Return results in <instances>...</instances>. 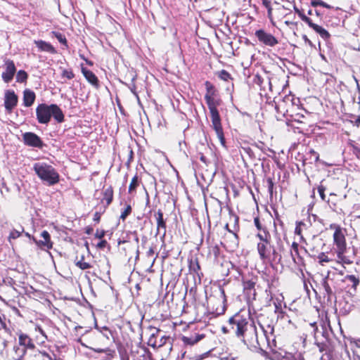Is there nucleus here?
I'll list each match as a JSON object with an SVG mask.
<instances>
[{
	"instance_id": "1",
	"label": "nucleus",
	"mask_w": 360,
	"mask_h": 360,
	"mask_svg": "<svg viewBox=\"0 0 360 360\" xmlns=\"http://www.w3.org/2000/svg\"><path fill=\"white\" fill-rule=\"evenodd\" d=\"M260 328L262 334L259 336L256 326L251 321L246 326L238 338L250 349H262L266 345L272 352H275L276 342L274 335V327L271 325H267L266 327L260 325Z\"/></svg>"
},
{
	"instance_id": "2",
	"label": "nucleus",
	"mask_w": 360,
	"mask_h": 360,
	"mask_svg": "<svg viewBox=\"0 0 360 360\" xmlns=\"http://www.w3.org/2000/svg\"><path fill=\"white\" fill-rule=\"evenodd\" d=\"M205 85L207 93L205 95V100L210 112L211 127L216 132L221 145L226 148V140L221 123V118L217 110V106L220 104V102L219 100L215 99L214 97V89L213 86L209 82H206Z\"/></svg>"
},
{
	"instance_id": "3",
	"label": "nucleus",
	"mask_w": 360,
	"mask_h": 360,
	"mask_svg": "<svg viewBox=\"0 0 360 360\" xmlns=\"http://www.w3.org/2000/svg\"><path fill=\"white\" fill-rule=\"evenodd\" d=\"M36 115L40 124H48L52 116L59 123L64 121V114L56 104H39L36 108Z\"/></svg>"
},
{
	"instance_id": "4",
	"label": "nucleus",
	"mask_w": 360,
	"mask_h": 360,
	"mask_svg": "<svg viewBox=\"0 0 360 360\" xmlns=\"http://www.w3.org/2000/svg\"><path fill=\"white\" fill-rule=\"evenodd\" d=\"M33 169L38 177L49 186L55 185L59 181V174L54 167L46 162H36Z\"/></svg>"
},
{
	"instance_id": "5",
	"label": "nucleus",
	"mask_w": 360,
	"mask_h": 360,
	"mask_svg": "<svg viewBox=\"0 0 360 360\" xmlns=\"http://www.w3.org/2000/svg\"><path fill=\"white\" fill-rule=\"evenodd\" d=\"M207 306L212 313L219 316L225 312L226 296L224 289L219 288L213 294L207 296Z\"/></svg>"
},
{
	"instance_id": "6",
	"label": "nucleus",
	"mask_w": 360,
	"mask_h": 360,
	"mask_svg": "<svg viewBox=\"0 0 360 360\" xmlns=\"http://www.w3.org/2000/svg\"><path fill=\"white\" fill-rule=\"evenodd\" d=\"M250 315L245 311H240L229 319L231 330L238 338L244 331L248 324L250 323Z\"/></svg>"
},
{
	"instance_id": "7",
	"label": "nucleus",
	"mask_w": 360,
	"mask_h": 360,
	"mask_svg": "<svg viewBox=\"0 0 360 360\" xmlns=\"http://www.w3.org/2000/svg\"><path fill=\"white\" fill-rule=\"evenodd\" d=\"M257 249L259 258L263 263L271 261V254L273 255V260L276 261L277 259L278 260L281 259V255H278L274 246L271 244V241H268L266 243H258Z\"/></svg>"
},
{
	"instance_id": "8",
	"label": "nucleus",
	"mask_w": 360,
	"mask_h": 360,
	"mask_svg": "<svg viewBox=\"0 0 360 360\" xmlns=\"http://www.w3.org/2000/svg\"><path fill=\"white\" fill-rule=\"evenodd\" d=\"M330 229H334L333 242L335 245V251L336 254L341 255L342 252H346L347 244L345 234L340 226L337 224H331Z\"/></svg>"
},
{
	"instance_id": "9",
	"label": "nucleus",
	"mask_w": 360,
	"mask_h": 360,
	"mask_svg": "<svg viewBox=\"0 0 360 360\" xmlns=\"http://www.w3.org/2000/svg\"><path fill=\"white\" fill-rule=\"evenodd\" d=\"M255 36L261 43L266 46L273 47L278 44V41L274 36L265 32L264 30H257L255 32Z\"/></svg>"
},
{
	"instance_id": "10",
	"label": "nucleus",
	"mask_w": 360,
	"mask_h": 360,
	"mask_svg": "<svg viewBox=\"0 0 360 360\" xmlns=\"http://www.w3.org/2000/svg\"><path fill=\"white\" fill-rule=\"evenodd\" d=\"M22 139L25 144L28 146L41 148L44 146L40 137L33 132L23 134Z\"/></svg>"
},
{
	"instance_id": "11",
	"label": "nucleus",
	"mask_w": 360,
	"mask_h": 360,
	"mask_svg": "<svg viewBox=\"0 0 360 360\" xmlns=\"http://www.w3.org/2000/svg\"><path fill=\"white\" fill-rule=\"evenodd\" d=\"M5 71L3 72L1 77L4 82L9 83L13 78L16 72L14 62L10 59L4 60Z\"/></svg>"
},
{
	"instance_id": "12",
	"label": "nucleus",
	"mask_w": 360,
	"mask_h": 360,
	"mask_svg": "<svg viewBox=\"0 0 360 360\" xmlns=\"http://www.w3.org/2000/svg\"><path fill=\"white\" fill-rule=\"evenodd\" d=\"M18 98L12 90H7L5 92L4 106L6 110L11 112L18 104Z\"/></svg>"
},
{
	"instance_id": "13",
	"label": "nucleus",
	"mask_w": 360,
	"mask_h": 360,
	"mask_svg": "<svg viewBox=\"0 0 360 360\" xmlns=\"http://www.w3.org/2000/svg\"><path fill=\"white\" fill-rule=\"evenodd\" d=\"M41 236L43 238V240H37L34 238L32 240L34 243L42 250H49L53 247V243L51 240V236L49 233L44 230L41 232Z\"/></svg>"
},
{
	"instance_id": "14",
	"label": "nucleus",
	"mask_w": 360,
	"mask_h": 360,
	"mask_svg": "<svg viewBox=\"0 0 360 360\" xmlns=\"http://www.w3.org/2000/svg\"><path fill=\"white\" fill-rule=\"evenodd\" d=\"M342 282L346 285L349 291L356 292L357 286L360 283V278L359 276L347 275L342 279Z\"/></svg>"
},
{
	"instance_id": "15",
	"label": "nucleus",
	"mask_w": 360,
	"mask_h": 360,
	"mask_svg": "<svg viewBox=\"0 0 360 360\" xmlns=\"http://www.w3.org/2000/svg\"><path fill=\"white\" fill-rule=\"evenodd\" d=\"M18 345L23 347L26 352L27 349L33 350L35 348V345L30 336L22 333L18 335Z\"/></svg>"
},
{
	"instance_id": "16",
	"label": "nucleus",
	"mask_w": 360,
	"mask_h": 360,
	"mask_svg": "<svg viewBox=\"0 0 360 360\" xmlns=\"http://www.w3.org/2000/svg\"><path fill=\"white\" fill-rule=\"evenodd\" d=\"M25 354L26 351L23 347L15 345L9 355L13 360H24Z\"/></svg>"
},
{
	"instance_id": "17",
	"label": "nucleus",
	"mask_w": 360,
	"mask_h": 360,
	"mask_svg": "<svg viewBox=\"0 0 360 360\" xmlns=\"http://www.w3.org/2000/svg\"><path fill=\"white\" fill-rule=\"evenodd\" d=\"M34 44L41 51H45L53 54L56 53L55 48L49 42L43 40H35Z\"/></svg>"
},
{
	"instance_id": "18",
	"label": "nucleus",
	"mask_w": 360,
	"mask_h": 360,
	"mask_svg": "<svg viewBox=\"0 0 360 360\" xmlns=\"http://www.w3.org/2000/svg\"><path fill=\"white\" fill-rule=\"evenodd\" d=\"M157 221V235L160 233L161 229H163V236L166 233V222L163 218V213L160 210H158L156 214Z\"/></svg>"
},
{
	"instance_id": "19",
	"label": "nucleus",
	"mask_w": 360,
	"mask_h": 360,
	"mask_svg": "<svg viewBox=\"0 0 360 360\" xmlns=\"http://www.w3.org/2000/svg\"><path fill=\"white\" fill-rule=\"evenodd\" d=\"M307 24L309 25V27L312 28L316 32L319 33L323 39H326L330 37V34L328 33V32L323 27L314 23L311 18L309 20Z\"/></svg>"
},
{
	"instance_id": "20",
	"label": "nucleus",
	"mask_w": 360,
	"mask_h": 360,
	"mask_svg": "<svg viewBox=\"0 0 360 360\" xmlns=\"http://www.w3.org/2000/svg\"><path fill=\"white\" fill-rule=\"evenodd\" d=\"M35 94L30 89H25L23 92V104L26 107L31 106L35 101Z\"/></svg>"
},
{
	"instance_id": "21",
	"label": "nucleus",
	"mask_w": 360,
	"mask_h": 360,
	"mask_svg": "<svg viewBox=\"0 0 360 360\" xmlns=\"http://www.w3.org/2000/svg\"><path fill=\"white\" fill-rule=\"evenodd\" d=\"M82 72L83 75L84 76V77L86 78V79L89 83H91L92 85L98 86V78L92 71H91L85 68H82Z\"/></svg>"
},
{
	"instance_id": "22",
	"label": "nucleus",
	"mask_w": 360,
	"mask_h": 360,
	"mask_svg": "<svg viewBox=\"0 0 360 360\" xmlns=\"http://www.w3.org/2000/svg\"><path fill=\"white\" fill-rule=\"evenodd\" d=\"M330 280L329 274L323 280L322 286L325 290L326 296H327L328 300H330L333 297H335V292H333L332 288L330 287L328 281Z\"/></svg>"
},
{
	"instance_id": "23",
	"label": "nucleus",
	"mask_w": 360,
	"mask_h": 360,
	"mask_svg": "<svg viewBox=\"0 0 360 360\" xmlns=\"http://www.w3.org/2000/svg\"><path fill=\"white\" fill-rule=\"evenodd\" d=\"M34 331L39 333V335H37L36 338L41 343H44L46 340H48V337L45 331V329L40 324L36 323L34 325Z\"/></svg>"
},
{
	"instance_id": "24",
	"label": "nucleus",
	"mask_w": 360,
	"mask_h": 360,
	"mask_svg": "<svg viewBox=\"0 0 360 360\" xmlns=\"http://www.w3.org/2000/svg\"><path fill=\"white\" fill-rule=\"evenodd\" d=\"M205 338L204 334H195L188 338H184V342L189 345H194Z\"/></svg>"
},
{
	"instance_id": "25",
	"label": "nucleus",
	"mask_w": 360,
	"mask_h": 360,
	"mask_svg": "<svg viewBox=\"0 0 360 360\" xmlns=\"http://www.w3.org/2000/svg\"><path fill=\"white\" fill-rule=\"evenodd\" d=\"M255 283L252 281H246L243 282V288L247 294L250 295L253 291V295H255Z\"/></svg>"
},
{
	"instance_id": "26",
	"label": "nucleus",
	"mask_w": 360,
	"mask_h": 360,
	"mask_svg": "<svg viewBox=\"0 0 360 360\" xmlns=\"http://www.w3.org/2000/svg\"><path fill=\"white\" fill-rule=\"evenodd\" d=\"M84 256L82 255L79 259L75 260V265L82 270H85L91 268V265L84 261Z\"/></svg>"
},
{
	"instance_id": "27",
	"label": "nucleus",
	"mask_w": 360,
	"mask_h": 360,
	"mask_svg": "<svg viewBox=\"0 0 360 360\" xmlns=\"http://www.w3.org/2000/svg\"><path fill=\"white\" fill-rule=\"evenodd\" d=\"M257 238L259 239V243H266L268 241H271V235L269 232L263 230L262 232H259L257 234Z\"/></svg>"
},
{
	"instance_id": "28",
	"label": "nucleus",
	"mask_w": 360,
	"mask_h": 360,
	"mask_svg": "<svg viewBox=\"0 0 360 360\" xmlns=\"http://www.w3.org/2000/svg\"><path fill=\"white\" fill-rule=\"evenodd\" d=\"M307 224L303 221H299L296 224V227L295 229V233L299 236H300L301 240L303 239V236L302 235V231L304 229H307Z\"/></svg>"
},
{
	"instance_id": "29",
	"label": "nucleus",
	"mask_w": 360,
	"mask_h": 360,
	"mask_svg": "<svg viewBox=\"0 0 360 360\" xmlns=\"http://www.w3.org/2000/svg\"><path fill=\"white\" fill-rule=\"evenodd\" d=\"M24 231V229L20 227V230L13 229L8 236V240L9 243H11L12 240H15L21 236V233Z\"/></svg>"
},
{
	"instance_id": "30",
	"label": "nucleus",
	"mask_w": 360,
	"mask_h": 360,
	"mask_svg": "<svg viewBox=\"0 0 360 360\" xmlns=\"http://www.w3.org/2000/svg\"><path fill=\"white\" fill-rule=\"evenodd\" d=\"M27 77L28 75L25 70H19L16 75V82L19 83L26 82Z\"/></svg>"
},
{
	"instance_id": "31",
	"label": "nucleus",
	"mask_w": 360,
	"mask_h": 360,
	"mask_svg": "<svg viewBox=\"0 0 360 360\" xmlns=\"http://www.w3.org/2000/svg\"><path fill=\"white\" fill-rule=\"evenodd\" d=\"M138 186H139V177L137 175H135L132 178L131 183L129 184V192L133 193L136 190V188H137Z\"/></svg>"
},
{
	"instance_id": "32",
	"label": "nucleus",
	"mask_w": 360,
	"mask_h": 360,
	"mask_svg": "<svg viewBox=\"0 0 360 360\" xmlns=\"http://www.w3.org/2000/svg\"><path fill=\"white\" fill-rule=\"evenodd\" d=\"M317 258L319 259V263L321 265H324V263H328L332 260L325 252L319 253Z\"/></svg>"
},
{
	"instance_id": "33",
	"label": "nucleus",
	"mask_w": 360,
	"mask_h": 360,
	"mask_svg": "<svg viewBox=\"0 0 360 360\" xmlns=\"http://www.w3.org/2000/svg\"><path fill=\"white\" fill-rule=\"evenodd\" d=\"M131 207L130 205H126L123 211H122L120 219L124 221L126 218L131 214Z\"/></svg>"
},
{
	"instance_id": "34",
	"label": "nucleus",
	"mask_w": 360,
	"mask_h": 360,
	"mask_svg": "<svg viewBox=\"0 0 360 360\" xmlns=\"http://www.w3.org/2000/svg\"><path fill=\"white\" fill-rule=\"evenodd\" d=\"M46 355V352H45L36 351L30 360H44Z\"/></svg>"
},
{
	"instance_id": "35",
	"label": "nucleus",
	"mask_w": 360,
	"mask_h": 360,
	"mask_svg": "<svg viewBox=\"0 0 360 360\" xmlns=\"http://www.w3.org/2000/svg\"><path fill=\"white\" fill-rule=\"evenodd\" d=\"M60 69L62 70L61 75L63 77H65L68 79H72L74 78L75 75H74L73 72L72 71V70L64 69L62 68H60Z\"/></svg>"
},
{
	"instance_id": "36",
	"label": "nucleus",
	"mask_w": 360,
	"mask_h": 360,
	"mask_svg": "<svg viewBox=\"0 0 360 360\" xmlns=\"http://www.w3.org/2000/svg\"><path fill=\"white\" fill-rule=\"evenodd\" d=\"M295 12L299 15V17L301 18V20L307 23L309 20L310 19L309 17L305 15L302 11H301L299 8L296 7V6H293Z\"/></svg>"
},
{
	"instance_id": "37",
	"label": "nucleus",
	"mask_w": 360,
	"mask_h": 360,
	"mask_svg": "<svg viewBox=\"0 0 360 360\" xmlns=\"http://www.w3.org/2000/svg\"><path fill=\"white\" fill-rule=\"evenodd\" d=\"M295 255H298V244L295 242H293L292 244L291 256L294 262L298 263L295 257Z\"/></svg>"
},
{
	"instance_id": "38",
	"label": "nucleus",
	"mask_w": 360,
	"mask_h": 360,
	"mask_svg": "<svg viewBox=\"0 0 360 360\" xmlns=\"http://www.w3.org/2000/svg\"><path fill=\"white\" fill-rule=\"evenodd\" d=\"M190 271H193L194 273L198 274V271L200 270V265L197 260L191 261L189 265Z\"/></svg>"
},
{
	"instance_id": "39",
	"label": "nucleus",
	"mask_w": 360,
	"mask_h": 360,
	"mask_svg": "<svg viewBox=\"0 0 360 360\" xmlns=\"http://www.w3.org/2000/svg\"><path fill=\"white\" fill-rule=\"evenodd\" d=\"M105 200L106 201L107 205H110L112 200V191L108 189L105 193Z\"/></svg>"
},
{
	"instance_id": "40",
	"label": "nucleus",
	"mask_w": 360,
	"mask_h": 360,
	"mask_svg": "<svg viewBox=\"0 0 360 360\" xmlns=\"http://www.w3.org/2000/svg\"><path fill=\"white\" fill-rule=\"evenodd\" d=\"M54 35L60 43L67 46V39L64 35L59 32H54Z\"/></svg>"
},
{
	"instance_id": "41",
	"label": "nucleus",
	"mask_w": 360,
	"mask_h": 360,
	"mask_svg": "<svg viewBox=\"0 0 360 360\" xmlns=\"http://www.w3.org/2000/svg\"><path fill=\"white\" fill-rule=\"evenodd\" d=\"M266 182H267L268 191L269 193L270 196L271 197L273 195L274 184L271 178H268L266 179Z\"/></svg>"
},
{
	"instance_id": "42",
	"label": "nucleus",
	"mask_w": 360,
	"mask_h": 360,
	"mask_svg": "<svg viewBox=\"0 0 360 360\" xmlns=\"http://www.w3.org/2000/svg\"><path fill=\"white\" fill-rule=\"evenodd\" d=\"M345 252H342L341 255L337 254V257L340 260V262L343 264H351L352 262L345 256Z\"/></svg>"
},
{
	"instance_id": "43",
	"label": "nucleus",
	"mask_w": 360,
	"mask_h": 360,
	"mask_svg": "<svg viewBox=\"0 0 360 360\" xmlns=\"http://www.w3.org/2000/svg\"><path fill=\"white\" fill-rule=\"evenodd\" d=\"M219 77L224 81H227L231 77V75L226 70H223L219 73Z\"/></svg>"
},
{
	"instance_id": "44",
	"label": "nucleus",
	"mask_w": 360,
	"mask_h": 360,
	"mask_svg": "<svg viewBox=\"0 0 360 360\" xmlns=\"http://www.w3.org/2000/svg\"><path fill=\"white\" fill-rule=\"evenodd\" d=\"M318 192H319V194L320 195V197L321 198L322 200H325L326 198V195H325V188L323 186H320L318 187Z\"/></svg>"
},
{
	"instance_id": "45",
	"label": "nucleus",
	"mask_w": 360,
	"mask_h": 360,
	"mask_svg": "<svg viewBox=\"0 0 360 360\" xmlns=\"http://www.w3.org/2000/svg\"><path fill=\"white\" fill-rule=\"evenodd\" d=\"M286 101H292L291 96H287L284 98V99L281 101V103H279L276 106V109L278 110V109L282 106V104L284 103Z\"/></svg>"
},
{
	"instance_id": "46",
	"label": "nucleus",
	"mask_w": 360,
	"mask_h": 360,
	"mask_svg": "<svg viewBox=\"0 0 360 360\" xmlns=\"http://www.w3.org/2000/svg\"><path fill=\"white\" fill-rule=\"evenodd\" d=\"M284 360H302L300 355H292L289 354L286 357L284 358Z\"/></svg>"
},
{
	"instance_id": "47",
	"label": "nucleus",
	"mask_w": 360,
	"mask_h": 360,
	"mask_svg": "<svg viewBox=\"0 0 360 360\" xmlns=\"http://www.w3.org/2000/svg\"><path fill=\"white\" fill-rule=\"evenodd\" d=\"M322 1L321 0H311V5L313 7H316L318 6H321Z\"/></svg>"
},
{
	"instance_id": "48",
	"label": "nucleus",
	"mask_w": 360,
	"mask_h": 360,
	"mask_svg": "<svg viewBox=\"0 0 360 360\" xmlns=\"http://www.w3.org/2000/svg\"><path fill=\"white\" fill-rule=\"evenodd\" d=\"M254 223H255V225L257 228L258 230H262V225H261V223H260V221H259V218H257V217L255 218Z\"/></svg>"
},
{
	"instance_id": "49",
	"label": "nucleus",
	"mask_w": 360,
	"mask_h": 360,
	"mask_svg": "<svg viewBox=\"0 0 360 360\" xmlns=\"http://www.w3.org/2000/svg\"><path fill=\"white\" fill-rule=\"evenodd\" d=\"M267 9V16H268V18L270 20H272V11H273V8L271 7V6L266 8Z\"/></svg>"
},
{
	"instance_id": "50",
	"label": "nucleus",
	"mask_w": 360,
	"mask_h": 360,
	"mask_svg": "<svg viewBox=\"0 0 360 360\" xmlns=\"http://www.w3.org/2000/svg\"><path fill=\"white\" fill-rule=\"evenodd\" d=\"M154 253H155V251H154L153 248L150 247L146 252V256H147V257H150L154 255Z\"/></svg>"
},
{
	"instance_id": "51",
	"label": "nucleus",
	"mask_w": 360,
	"mask_h": 360,
	"mask_svg": "<svg viewBox=\"0 0 360 360\" xmlns=\"http://www.w3.org/2000/svg\"><path fill=\"white\" fill-rule=\"evenodd\" d=\"M0 327L5 328H6V323H5V316H3V317L0 315Z\"/></svg>"
},
{
	"instance_id": "52",
	"label": "nucleus",
	"mask_w": 360,
	"mask_h": 360,
	"mask_svg": "<svg viewBox=\"0 0 360 360\" xmlns=\"http://www.w3.org/2000/svg\"><path fill=\"white\" fill-rule=\"evenodd\" d=\"M104 235H105L104 231H97L95 234L96 237L98 238H100V239L102 238L104 236Z\"/></svg>"
},
{
	"instance_id": "53",
	"label": "nucleus",
	"mask_w": 360,
	"mask_h": 360,
	"mask_svg": "<svg viewBox=\"0 0 360 360\" xmlns=\"http://www.w3.org/2000/svg\"><path fill=\"white\" fill-rule=\"evenodd\" d=\"M106 244H107L106 240H103L98 243L97 247L99 248H103L104 247H105Z\"/></svg>"
},
{
	"instance_id": "54",
	"label": "nucleus",
	"mask_w": 360,
	"mask_h": 360,
	"mask_svg": "<svg viewBox=\"0 0 360 360\" xmlns=\"http://www.w3.org/2000/svg\"><path fill=\"white\" fill-rule=\"evenodd\" d=\"M262 4L265 6V8H267L271 6V1L269 0H262Z\"/></svg>"
},
{
	"instance_id": "55",
	"label": "nucleus",
	"mask_w": 360,
	"mask_h": 360,
	"mask_svg": "<svg viewBox=\"0 0 360 360\" xmlns=\"http://www.w3.org/2000/svg\"><path fill=\"white\" fill-rule=\"evenodd\" d=\"M100 214L98 212H96L94 216V220L98 222L100 220Z\"/></svg>"
},
{
	"instance_id": "56",
	"label": "nucleus",
	"mask_w": 360,
	"mask_h": 360,
	"mask_svg": "<svg viewBox=\"0 0 360 360\" xmlns=\"http://www.w3.org/2000/svg\"><path fill=\"white\" fill-rule=\"evenodd\" d=\"M311 153L315 156V160L316 161H318L319 160V154L316 153L314 150H311Z\"/></svg>"
},
{
	"instance_id": "57",
	"label": "nucleus",
	"mask_w": 360,
	"mask_h": 360,
	"mask_svg": "<svg viewBox=\"0 0 360 360\" xmlns=\"http://www.w3.org/2000/svg\"><path fill=\"white\" fill-rule=\"evenodd\" d=\"M355 124L357 127H359V125H360V116H358L356 120H355Z\"/></svg>"
},
{
	"instance_id": "58",
	"label": "nucleus",
	"mask_w": 360,
	"mask_h": 360,
	"mask_svg": "<svg viewBox=\"0 0 360 360\" xmlns=\"http://www.w3.org/2000/svg\"><path fill=\"white\" fill-rule=\"evenodd\" d=\"M257 84H258L259 85H261L262 84V79L261 77H259L257 76Z\"/></svg>"
},
{
	"instance_id": "59",
	"label": "nucleus",
	"mask_w": 360,
	"mask_h": 360,
	"mask_svg": "<svg viewBox=\"0 0 360 360\" xmlns=\"http://www.w3.org/2000/svg\"><path fill=\"white\" fill-rule=\"evenodd\" d=\"M321 6H323L324 8H330V6L327 4L326 3H325L324 1H322V4Z\"/></svg>"
},
{
	"instance_id": "60",
	"label": "nucleus",
	"mask_w": 360,
	"mask_h": 360,
	"mask_svg": "<svg viewBox=\"0 0 360 360\" xmlns=\"http://www.w3.org/2000/svg\"><path fill=\"white\" fill-rule=\"evenodd\" d=\"M94 351L98 353L105 352L106 350L104 349H94Z\"/></svg>"
},
{
	"instance_id": "61",
	"label": "nucleus",
	"mask_w": 360,
	"mask_h": 360,
	"mask_svg": "<svg viewBox=\"0 0 360 360\" xmlns=\"http://www.w3.org/2000/svg\"><path fill=\"white\" fill-rule=\"evenodd\" d=\"M355 344L357 347L360 348V339L356 340ZM359 359L360 360V357L359 356Z\"/></svg>"
},
{
	"instance_id": "62",
	"label": "nucleus",
	"mask_w": 360,
	"mask_h": 360,
	"mask_svg": "<svg viewBox=\"0 0 360 360\" xmlns=\"http://www.w3.org/2000/svg\"><path fill=\"white\" fill-rule=\"evenodd\" d=\"M353 148H354V153H360V149L358 148L357 147L354 146Z\"/></svg>"
},
{
	"instance_id": "63",
	"label": "nucleus",
	"mask_w": 360,
	"mask_h": 360,
	"mask_svg": "<svg viewBox=\"0 0 360 360\" xmlns=\"http://www.w3.org/2000/svg\"><path fill=\"white\" fill-rule=\"evenodd\" d=\"M134 235H135V238H134V240H135V241L136 242V243H139V237H138L137 234L136 233V232H134Z\"/></svg>"
},
{
	"instance_id": "64",
	"label": "nucleus",
	"mask_w": 360,
	"mask_h": 360,
	"mask_svg": "<svg viewBox=\"0 0 360 360\" xmlns=\"http://www.w3.org/2000/svg\"><path fill=\"white\" fill-rule=\"evenodd\" d=\"M358 91H359V104H360V87L358 86Z\"/></svg>"
}]
</instances>
